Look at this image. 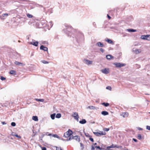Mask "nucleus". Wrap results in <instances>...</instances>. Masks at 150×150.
Segmentation results:
<instances>
[{
  "label": "nucleus",
  "instance_id": "obj_1",
  "mask_svg": "<svg viewBox=\"0 0 150 150\" xmlns=\"http://www.w3.org/2000/svg\"><path fill=\"white\" fill-rule=\"evenodd\" d=\"M65 27L66 28L64 29L63 31L64 33L67 34L68 36H70V35H69V34L71 33V31L72 29V28L71 26L67 25H65Z\"/></svg>",
  "mask_w": 150,
  "mask_h": 150
},
{
  "label": "nucleus",
  "instance_id": "obj_2",
  "mask_svg": "<svg viewBox=\"0 0 150 150\" xmlns=\"http://www.w3.org/2000/svg\"><path fill=\"white\" fill-rule=\"evenodd\" d=\"M73 133V132L72 131L69 129L67 131L64 133V136L66 138L68 137H69L71 136V135Z\"/></svg>",
  "mask_w": 150,
  "mask_h": 150
},
{
  "label": "nucleus",
  "instance_id": "obj_3",
  "mask_svg": "<svg viewBox=\"0 0 150 150\" xmlns=\"http://www.w3.org/2000/svg\"><path fill=\"white\" fill-rule=\"evenodd\" d=\"M114 65L117 68H120L121 67L125 66L126 64H125L121 63H114Z\"/></svg>",
  "mask_w": 150,
  "mask_h": 150
},
{
  "label": "nucleus",
  "instance_id": "obj_4",
  "mask_svg": "<svg viewBox=\"0 0 150 150\" xmlns=\"http://www.w3.org/2000/svg\"><path fill=\"white\" fill-rule=\"evenodd\" d=\"M10 14L8 13H4L0 15V18L2 20H4Z\"/></svg>",
  "mask_w": 150,
  "mask_h": 150
},
{
  "label": "nucleus",
  "instance_id": "obj_5",
  "mask_svg": "<svg viewBox=\"0 0 150 150\" xmlns=\"http://www.w3.org/2000/svg\"><path fill=\"white\" fill-rule=\"evenodd\" d=\"M72 116L73 117L75 120H77V121H78L79 117L77 113L74 112Z\"/></svg>",
  "mask_w": 150,
  "mask_h": 150
},
{
  "label": "nucleus",
  "instance_id": "obj_6",
  "mask_svg": "<svg viewBox=\"0 0 150 150\" xmlns=\"http://www.w3.org/2000/svg\"><path fill=\"white\" fill-rule=\"evenodd\" d=\"M150 36L149 35H142L141 36V38L143 40H150L149 39V38Z\"/></svg>",
  "mask_w": 150,
  "mask_h": 150
},
{
  "label": "nucleus",
  "instance_id": "obj_7",
  "mask_svg": "<svg viewBox=\"0 0 150 150\" xmlns=\"http://www.w3.org/2000/svg\"><path fill=\"white\" fill-rule=\"evenodd\" d=\"M83 35L81 33H80L79 34V35H78L76 37V39L78 40H80V39H83Z\"/></svg>",
  "mask_w": 150,
  "mask_h": 150
},
{
  "label": "nucleus",
  "instance_id": "obj_8",
  "mask_svg": "<svg viewBox=\"0 0 150 150\" xmlns=\"http://www.w3.org/2000/svg\"><path fill=\"white\" fill-rule=\"evenodd\" d=\"M102 72L105 74H107L109 73V70L108 69L105 68L101 70Z\"/></svg>",
  "mask_w": 150,
  "mask_h": 150
},
{
  "label": "nucleus",
  "instance_id": "obj_9",
  "mask_svg": "<svg viewBox=\"0 0 150 150\" xmlns=\"http://www.w3.org/2000/svg\"><path fill=\"white\" fill-rule=\"evenodd\" d=\"M72 136V139H75L76 141L79 142L80 141V137L79 136Z\"/></svg>",
  "mask_w": 150,
  "mask_h": 150
},
{
  "label": "nucleus",
  "instance_id": "obj_10",
  "mask_svg": "<svg viewBox=\"0 0 150 150\" xmlns=\"http://www.w3.org/2000/svg\"><path fill=\"white\" fill-rule=\"evenodd\" d=\"M40 49L41 50H42L45 51H47L48 52V48L46 47H45L43 45H41L40 47Z\"/></svg>",
  "mask_w": 150,
  "mask_h": 150
},
{
  "label": "nucleus",
  "instance_id": "obj_11",
  "mask_svg": "<svg viewBox=\"0 0 150 150\" xmlns=\"http://www.w3.org/2000/svg\"><path fill=\"white\" fill-rule=\"evenodd\" d=\"M29 44L32 45L36 47L38 46V41L34 42H29Z\"/></svg>",
  "mask_w": 150,
  "mask_h": 150
},
{
  "label": "nucleus",
  "instance_id": "obj_12",
  "mask_svg": "<svg viewBox=\"0 0 150 150\" xmlns=\"http://www.w3.org/2000/svg\"><path fill=\"white\" fill-rule=\"evenodd\" d=\"M15 64L16 65L20 66L22 67L24 66L25 65V64H23V63L19 62L18 61H16L15 62Z\"/></svg>",
  "mask_w": 150,
  "mask_h": 150
},
{
  "label": "nucleus",
  "instance_id": "obj_13",
  "mask_svg": "<svg viewBox=\"0 0 150 150\" xmlns=\"http://www.w3.org/2000/svg\"><path fill=\"white\" fill-rule=\"evenodd\" d=\"M84 61L85 62V63L89 65L91 64L92 63V61H91L87 60V59H84Z\"/></svg>",
  "mask_w": 150,
  "mask_h": 150
},
{
  "label": "nucleus",
  "instance_id": "obj_14",
  "mask_svg": "<svg viewBox=\"0 0 150 150\" xmlns=\"http://www.w3.org/2000/svg\"><path fill=\"white\" fill-rule=\"evenodd\" d=\"M96 45L100 47H102L104 46L103 44L100 42H97L96 44Z\"/></svg>",
  "mask_w": 150,
  "mask_h": 150
},
{
  "label": "nucleus",
  "instance_id": "obj_15",
  "mask_svg": "<svg viewBox=\"0 0 150 150\" xmlns=\"http://www.w3.org/2000/svg\"><path fill=\"white\" fill-rule=\"evenodd\" d=\"M12 135L13 136H15L16 137L18 138V139H20L21 138V136L18 135V134H16V133L14 132H12Z\"/></svg>",
  "mask_w": 150,
  "mask_h": 150
},
{
  "label": "nucleus",
  "instance_id": "obj_16",
  "mask_svg": "<svg viewBox=\"0 0 150 150\" xmlns=\"http://www.w3.org/2000/svg\"><path fill=\"white\" fill-rule=\"evenodd\" d=\"M47 22L46 21H42L40 22V23L42 25V26L45 27V25L47 24Z\"/></svg>",
  "mask_w": 150,
  "mask_h": 150
},
{
  "label": "nucleus",
  "instance_id": "obj_17",
  "mask_svg": "<svg viewBox=\"0 0 150 150\" xmlns=\"http://www.w3.org/2000/svg\"><path fill=\"white\" fill-rule=\"evenodd\" d=\"M126 31L129 32H134L137 31L136 30L132 29H127Z\"/></svg>",
  "mask_w": 150,
  "mask_h": 150
},
{
  "label": "nucleus",
  "instance_id": "obj_18",
  "mask_svg": "<svg viewBox=\"0 0 150 150\" xmlns=\"http://www.w3.org/2000/svg\"><path fill=\"white\" fill-rule=\"evenodd\" d=\"M101 113L102 115H108V112L105 111H103L101 112Z\"/></svg>",
  "mask_w": 150,
  "mask_h": 150
},
{
  "label": "nucleus",
  "instance_id": "obj_19",
  "mask_svg": "<svg viewBox=\"0 0 150 150\" xmlns=\"http://www.w3.org/2000/svg\"><path fill=\"white\" fill-rule=\"evenodd\" d=\"M87 109H89L90 110H94L96 109V108L94 106H88L87 108Z\"/></svg>",
  "mask_w": 150,
  "mask_h": 150
},
{
  "label": "nucleus",
  "instance_id": "obj_20",
  "mask_svg": "<svg viewBox=\"0 0 150 150\" xmlns=\"http://www.w3.org/2000/svg\"><path fill=\"white\" fill-rule=\"evenodd\" d=\"M86 120L84 119H82V120H80L79 122L80 123L82 124H83L86 123Z\"/></svg>",
  "mask_w": 150,
  "mask_h": 150
},
{
  "label": "nucleus",
  "instance_id": "obj_21",
  "mask_svg": "<svg viewBox=\"0 0 150 150\" xmlns=\"http://www.w3.org/2000/svg\"><path fill=\"white\" fill-rule=\"evenodd\" d=\"M106 58L108 60H110L111 58H113V57L110 54H108L106 56Z\"/></svg>",
  "mask_w": 150,
  "mask_h": 150
},
{
  "label": "nucleus",
  "instance_id": "obj_22",
  "mask_svg": "<svg viewBox=\"0 0 150 150\" xmlns=\"http://www.w3.org/2000/svg\"><path fill=\"white\" fill-rule=\"evenodd\" d=\"M32 119L35 121H37L38 120V117L36 116H33L32 117Z\"/></svg>",
  "mask_w": 150,
  "mask_h": 150
},
{
  "label": "nucleus",
  "instance_id": "obj_23",
  "mask_svg": "<svg viewBox=\"0 0 150 150\" xmlns=\"http://www.w3.org/2000/svg\"><path fill=\"white\" fill-rule=\"evenodd\" d=\"M9 73L13 75H15L16 74V71L14 70L10 71Z\"/></svg>",
  "mask_w": 150,
  "mask_h": 150
},
{
  "label": "nucleus",
  "instance_id": "obj_24",
  "mask_svg": "<svg viewBox=\"0 0 150 150\" xmlns=\"http://www.w3.org/2000/svg\"><path fill=\"white\" fill-rule=\"evenodd\" d=\"M55 115L56 114L55 113L51 115L50 117L52 120H54V119Z\"/></svg>",
  "mask_w": 150,
  "mask_h": 150
},
{
  "label": "nucleus",
  "instance_id": "obj_25",
  "mask_svg": "<svg viewBox=\"0 0 150 150\" xmlns=\"http://www.w3.org/2000/svg\"><path fill=\"white\" fill-rule=\"evenodd\" d=\"M61 117V115L60 113H57L56 115V117L59 118Z\"/></svg>",
  "mask_w": 150,
  "mask_h": 150
},
{
  "label": "nucleus",
  "instance_id": "obj_26",
  "mask_svg": "<svg viewBox=\"0 0 150 150\" xmlns=\"http://www.w3.org/2000/svg\"><path fill=\"white\" fill-rule=\"evenodd\" d=\"M105 40L109 43H112L113 42L111 40L108 39H107L106 40Z\"/></svg>",
  "mask_w": 150,
  "mask_h": 150
},
{
  "label": "nucleus",
  "instance_id": "obj_27",
  "mask_svg": "<svg viewBox=\"0 0 150 150\" xmlns=\"http://www.w3.org/2000/svg\"><path fill=\"white\" fill-rule=\"evenodd\" d=\"M102 104L105 107H107L109 105V103H103Z\"/></svg>",
  "mask_w": 150,
  "mask_h": 150
},
{
  "label": "nucleus",
  "instance_id": "obj_28",
  "mask_svg": "<svg viewBox=\"0 0 150 150\" xmlns=\"http://www.w3.org/2000/svg\"><path fill=\"white\" fill-rule=\"evenodd\" d=\"M123 117H127L128 115V112H126L124 113L123 114Z\"/></svg>",
  "mask_w": 150,
  "mask_h": 150
},
{
  "label": "nucleus",
  "instance_id": "obj_29",
  "mask_svg": "<svg viewBox=\"0 0 150 150\" xmlns=\"http://www.w3.org/2000/svg\"><path fill=\"white\" fill-rule=\"evenodd\" d=\"M134 52L136 54L139 53L141 52V51L140 50H135L134 51Z\"/></svg>",
  "mask_w": 150,
  "mask_h": 150
},
{
  "label": "nucleus",
  "instance_id": "obj_30",
  "mask_svg": "<svg viewBox=\"0 0 150 150\" xmlns=\"http://www.w3.org/2000/svg\"><path fill=\"white\" fill-rule=\"evenodd\" d=\"M137 138L138 139L141 140L142 139V137L141 134H139L138 135Z\"/></svg>",
  "mask_w": 150,
  "mask_h": 150
},
{
  "label": "nucleus",
  "instance_id": "obj_31",
  "mask_svg": "<svg viewBox=\"0 0 150 150\" xmlns=\"http://www.w3.org/2000/svg\"><path fill=\"white\" fill-rule=\"evenodd\" d=\"M94 134L96 136L99 137L100 136V132H93Z\"/></svg>",
  "mask_w": 150,
  "mask_h": 150
},
{
  "label": "nucleus",
  "instance_id": "obj_32",
  "mask_svg": "<svg viewBox=\"0 0 150 150\" xmlns=\"http://www.w3.org/2000/svg\"><path fill=\"white\" fill-rule=\"evenodd\" d=\"M27 16L29 18H31L33 17V16L29 13H28L27 14Z\"/></svg>",
  "mask_w": 150,
  "mask_h": 150
},
{
  "label": "nucleus",
  "instance_id": "obj_33",
  "mask_svg": "<svg viewBox=\"0 0 150 150\" xmlns=\"http://www.w3.org/2000/svg\"><path fill=\"white\" fill-rule=\"evenodd\" d=\"M100 136H101V135H105V134L106 133L105 132H103L102 131V132H100Z\"/></svg>",
  "mask_w": 150,
  "mask_h": 150
},
{
  "label": "nucleus",
  "instance_id": "obj_34",
  "mask_svg": "<svg viewBox=\"0 0 150 150\" xmlns=\"http://www.w3.org/2000/svg\"><path fill=\"white\" fill-rule=\"evenodd\" d=\"M72 139V136H70L69 138L67 139L66 140L67 141H69Z\"/></svg>",
  "mask_w": 150,
  "mask_h": 150
},
{
  "label": "nucleus",
  "instance_id": "obj_35",
  "mask_svg": "<svg viewBox=\"0 0 150 150\" xmlns=\"http://www.w3.org/2000/svg\"><path fill=\"white\" fill-rule=\"evenodd\" d=\"M36 100L42 102H43L44 101V99H36Z\"/></svg>",
  "mask_w": 150,
  "mask_h": 150
},
{
  "label": "nucleus",
  "instance_id": "obj_36",
  "mask_svg": "<svg viewBox=\"0 0 150 150\" xmlns=\"http://www.w3.org/2000/svg\"><path fill=\"white\" fill-rule=\"evenodd\" d=\"M85 135L87 137H91V136L88 133H85Z\"/></svg>",
  "mask_w": 150,
  "mask_h": 150
},
{
  "label": "nucleus",
  "instance_id": "obj_37",
  "mask_svg": "<svg viewBox=\"0 0 150 150\" xmlns=\"http://www.w3.org/2000/svg\"><path fill=\"white\" fill-rule=\"evenodd\" d=\"M113 147L112 146H108L107 147V149H105V150H109V149L110 148H112V147Z\"/></svg>",
  "mask_w": 150,
  "mask_h": 150
},
{
  "label": "nucleus",
  "instance_id": "obj_38",
  "mask_svg": "<svg viewBox=\"0 0 150 150\" xmlns=\"http://www.w3.org/2000/svg\"><path fill=\"white\" fill-rule=\"evenodd\" d=\"M106 89L109 90H111V87L110 86H108L106 87Z\"/></svg>",
  "mask_w": 150,
  "mask_h": 150
},
{
  "label": "nucleus",
  "instance_id": "obj_39",
  "mask_svg": "<svg viewBox=\"0 0 150 150\" xmlns=\"http://www.w3.org/2000/svg\"><path fill=\"white\" fill-rule=\"evenodd\" d=\"M52 23V21H50L49 23L50 28H51L53 25V24Z\"/></svg>",
  "mask_w": 150,
  "mask_h": 150
},
{
  "label": "nucleus",
  "instance_id": "obj_40",
  "mask_svg": "<svg viewBox=\"0 0 150 150\" xmlns=\"http://www.w3.org/2000/svg\"><path fill=\"white\" fill-rule=\"evenodd\" d=\"M95 147L98 149L100 150H102V149H102L101 148L100 146H95Z\"/></svg>",
  "mask_w": 150,
  "mask_h": 150
},
{
  "label": "nucleus",
  "instance_id": "obj_41",
  "mask_svg": "<svg viewBox=\"0 0 150 150\" xmlns=\"http://www.w3.org/2000/svg\"><path fill=\"white\" fill-rule=\"evenodd\" d=\"M146 129L150 130V126L147 125L146 126Z\"/></svg>",
  "mask_w": 150,
  "mask_h": 150
},
{
  "label": "nucleus",
  "instance_id": "obj_42",
  "mask_svg": "<svg viewBox=\"0 0 150 150\" xmlns=\"http://www.w3.org/2000/svg\"><path fill=\"white\" fill-rule=\"evenodd\" d=\"M11 126H13V127L15 126H16V124L14 122H11Z\"/></svg>",
  "mask_w": 150,
  "mask_h": 150
},
{
  "label": "nucleus",
  "instance_id": "obj_43",
  "mask_svg": "<svg viewBox=\"0 0 150 150\" xmlns=\"http://www.w3.org/2000/svg\"><path fill=\"white\" fill-rule=\"evenodd\" d=\"M53 136L54 137L57 138H59V137L58 136V135L56 134H53Z\"/></svg>",
  "mask_w": 150,
  "mask_h": 150
},
{
  "label": "nucleus",
  "instance_id": "obj_44",
  "mask_svg": "<svg viewBox=\"0 0 150 150\" xmlns=\"http://www.w3.org/2000/svg\"><path fill=\"white\" fill-rule=\"evenodd\" d=\"M89 139L92 142H94L93 139V138H91V137H89Z\"/></svg>",
  "mask_w": 150,
  "mask_h": 150
},
{
  "label": "nucleus",
  "instance_id": "obj_45",
  "mask_svg": "<svg viewBox=\"0 0 150 150\" xmlns=\"http://www.w3.org/2000/svg\"><path fill=\"white\" fill-rule=\"evenodd\" d=\"M110 129L109 128H105L104 129V130L106 131H108Z\"/></svg>",
  "mask_w": 150,
  "mask_h": 150
},
{
  "label": "nucleus",
  "instance_id": "obj_46",
  "mask_svg": "<svg viewBox=\"0 0 150 150\" xmlns=\"http://www.w3.org/2000/svg\"><path fill=\"white\" fill-rule=\"evenodd\" d=\"M80 146L82 148V149H83L84 148V145L82 143H80Z\"/></svg>",
  "mask_w": 150,
  "mask_h": 150
},
{
  "label": "nucleus",
  "instance_id": "obj_47",
  "mask_svg": "<svg viewBox=\"0 0 150 150\" xmlns=\"http://www.w3.org/2000/svg\"><path fill=\"white\" fill-rule=\"evenodd\" d=\"M0 79L1 80L3 81L4 80H5L6 78L2 76H1Z\"/></svg>",
  "mask_w": 150,
  "mask_h": 150
},
{
  "label": "nucleus",
  "instance_id": "obj_48",
  "mask_svg": "<svg viewBox=\"0 0 150 150\" xmlns=\"http://www.w3.org/2000/svg\"><path fill=\"white\" fill-rule=\"evenodd\" d=\"M42 62L44 64H47L48 63V62L46 61H45V60H43L42 61Z\"/></svg>",
  "mask_w": 150,
  "mask_h": 150
},
{
  "label": "nucleus",
  "instance_id": "obj_49",
  "mask_svg": "<svg viewBox=\"0 0 150 150\" xmlns=\"http://www.w3.org/2000/svg\"><path fill=\"white\" fill-rule=\"evenodd\" d=\"M56 150H61L62 149L61 147H56Z\"/></svg>",
  "mask_w": 150,
  "mask_h": 150
},
{
  "label": "nucleus",
  "instance_id": "obj_50",
  "mask_svg": "<svg viewBox=\"0 0 150 150\" xmlns=\"http://www.w3.org/2000/svg\"><path fill=\"white\" fill-rule=\"evenodd\" d=\"M100 51L102 53H103L104 52V50L102 48H100Z\"/></svg>",
  "mask_w": 150,
  "mask_h": 150
},
{
  "label": "nucleus",
  "instance_id": "obj_51",
  "mask_svg": "<svg viewBox=\"0 0 150 150\" xmlns=\"http://www.w3.org/2000/svg\"><path fill=\"white\" fill-rule=\"evenodd\" d=\"M91 147H92L91 150H94L95 148L94 147V146L93 145H92L91 146Z\"/></svg>",
  "mask_w": 150,
  "mask_h": 150
},
{
  "label": "nucleus",
  "instance_id": "obj_52",
  "mask_svg": "<svg viewBox=\"0 0 150 150\" xmlns=\"http://www.w3.org/2000/svg\"><path fill=\"white\" fill-rule=\"evenodd\" d=\"M42 150H46V148L45 147H42Z\"/></svg>",
  "mask_w": 150,
  "mask_h": 150
},
{
  "label": "nucleus",
  "instance_id": "obj_53",
  "mask_svg": "<svg viewBox=\"0 0 150 150\" xmlns=\"http://www.w3.org/2000/svg\"><path fill=\"white\" fill-rule=\"evenodd\" d=\"M135 142H137V140L133 138L132 139Z\"/></svg>",
  "mask_w": 150,
  "mask_h": 150
},
{
  "label": "nucleus",
  "instance_id": "obj_54",
  "mask_svg": "<svg viewBox=\"0 0 150 150\" xmlns=\"http://www.w3.org/2000/svg\"><path fill=\"white\" fill-rule=\"evenodd\" d=\"M137 129L139 130H143V129L142 128H140V127H138Z\"/></svg>",
  "mask_w": 150,
  "mask_h": 150
},
{
  "label": "nucleus",
  "instance_id": "obj_55",
  "mask_svg": "<svg viewBox=\"0 0 150 150\" xmlns=\"http://www.w3.org/2000/svg\"><path fill=\"white\" fill-rule=\"evenodd\" d=\"M107 17H108V18L109 19H110V18H111V17L108 14L107 15Z\"/></svg>",
  "mask_w": 150,
  "mask_h": 150
},
{
  "label": "nucleus",
  "instance_id": "obj_56",
  "mask_svg": "<svg viewBox=\"0 0 150 150\" xmlns=\"http://www.w3.org/2000/svg\"><path fill=\"white\" fill-rule=\"evenodd\" d=\"M1 123L3 125H5L6 124V123L5 122H2Z\"/></svg>",
  "mask_w": 150,
  "mask_h": 150
},
{
  "label": "nucleus",
  "instance_id": "obj_57",
  "mask_svg": "<svg viewBox=\"0 0 150 150\" xmlns=\"http://www.w3.org/2000/svg\"><path fill=\"white\" fill-rule=\"evenodd\" d=\"M33 55H34V54H33V52H32V54H31V56H33Z\"/></svg>",
  "mask_w": 150,
  "mask_h": 150
},
{
  "label": "nucleus",
  "instance_id": "obj_58",
  "mask_svg": "<svg viewBox=\"0 0 150 150\" xmlns=\"http://www.w3.org/2000/svg\"><path fill=\"white\" fill-rule=\"evenodd\" d=\"M93 24L94 25V26H95V25H96V23L95 22H94L93 23Z\"/></svg>",
  "mask_w": 150,
  "mask_h": 150
},
{
  "label": "nucleus",
  "instance_id": "obj_59",
  "mask_svg": "<svg viewBox=\"0 0 150 150\" xmlns=\"http://www.w3.org/2000/svg\"><path fill=\"white\" fill-rule=\"evenodd\" d=\"M93 144L94 145H97V143H95L94 144Z\"/></svg>",
  "mask_w": 150,
  "mask_h": 150
},
{
  "label": "nucleus",
  "instance_id": "obj_60",
  "mask_svg": "<svg viewBox=\"0 0 150 150\" xmlns=\"http://www.w3.org/2000/svg\"><path fill=\"white\" fill-rule=\"evenodd\" d=\"M62 139V140H63V141H64V139Z\"/></svg>",
  "mask_w": 150,
  "mask_h": 150
},
{
  "label": "nucleus",
  "instance_id": "obj_61",
  "mask_svg": "<svg viewBox=\"0 0 150 150\" xmlns=\"http://www.w3.org/2000/svg\"><path fill=\"white\" fill-rule=\"evenodd\" d=\"M18 42H20V41L18 40Z\"/></svg>",
  "mask_w": 150,
  "mask_h": 150
},
{
  "label": "nucleus",
  "instance_id": "obj_62",
  "mask_svg": "<svg viewBox=\"0 0 150 150\" xmlns=\"http://www.w3.org/2000/svg\"><path fill=\"white\" fill-rule=\"evenodd\" d=\"M33 40V41H35V40Z\"/></svg>",
  "mask_w": 150,
  "mask_h": 150
},
{
  "label": "nucleus",
  "instance_id": "obj_63",
  "mask_svg": "<svg viewBox=\"0 0 150 150\" xmlns=\"http://www.w3.org/2000/svg\"><path fill=\"white\" fill-rule=\"evenodd\" d=\"M49 135H51V134H49Z\"/></svg>",
  "mask_w": 150,
  "mask_h": 150
},
{
  "label": "nucleus",
  "instance_id": "obj_64",
  "mask_svg": "<svg viewBox=\"0 0 150 150\" xmlns=\"http://www.w3.org/2000/svg\"><path fill=\"white\" fill-rule=\"evenodd\" d=\"M126 150H128L127 149H126Z\"/></svg>",
  "mask_w": 150,
  "mask_h": 150
}]
</instances>
